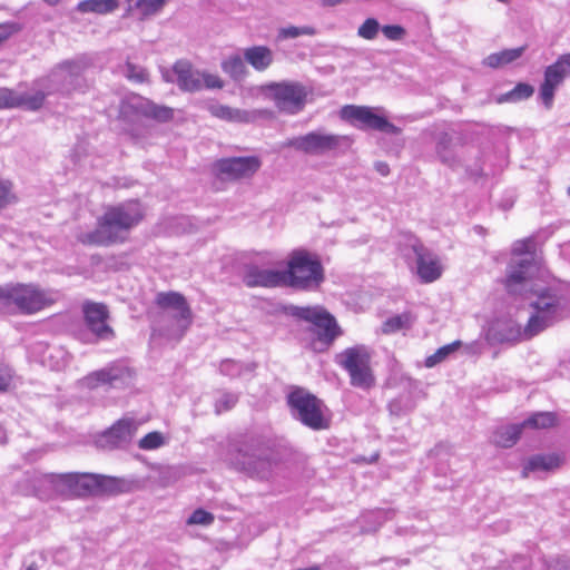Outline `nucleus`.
<instances>
[{
	"label": "nucleus",
	"mask_w": 570,
	"mask_h": 570,
	"mask_svg": "<svg viewBox=\"0 0 570 570\" xmlns=\"http://www.w3.org/2000/svg\"><path fill=\"white\" fill-rule=\"evenodd\" d=\"M525 51V47L521 46L518 48L504 49L498 52H493L484 58L483 65L497 69L507 66L518 60Z\"/></svg>",
	"instance_id": "29"
},
{
	"label": "nucleus",
	"mask_w": 570,
	"mask_h": 570,
	"mask_svg": "<svg viewBox=\"0 0 570 570\" xmlns=\"http://www.w3.org/2000/svg\"><path fill=\"white\" fill-rule=\"evenodd\" d=\"M372 350L363 344L354 345L335 356V362L344 368L352 386L370 390L375 385V376L371 366Z\"/></svg>",
	"instance_id": "5"
},
{
	"label": "nucleus",
	"mask_w": 570,
	"mask_h": 570,
	"mask_svg": "<svg viewBox=\"0 0 570 570\" xmlns=\"http://www.w3.org/2000/svg\"><path fill=\"white\" fill-rule=\"evenodd\" d=\"M130 114L141 115L157 121H168L174 115L171 108L158 106L141 96H131L121 101L120 115L127 117Z\"/></svg>",
	"instance_id": "15"
},
{
	"label": "nucleus",
	"mask_w": 570,
	"mask_h": 570,
	"mask_svg": "<svg viewBox=\"0 0 570 570\" xmlns=\"http://www.w3.org/2000/svg\"><path fill=\"white\" fill-rule=\"evenodd\" d=\"M207 110L215 118L238 124L254 122L259 118H266L272 115L267 109L246 110L222 104H210Z\"/></svg>",
	"instance_id": "20"
},
{
	"label": "nucleus",
	"mask_w": 570,
	"mask_h": 570,
	"mask_svg": "<svg viewBox=\"0 0 570 570\" xmlns=\"http://www.w3.org/2000/svg\"><path fill=\"white\" fill-rule=\"evenodd\" d=\"M285 274V285L296 289L312 291L324 281V268L317 255L307 250H294L291 254Z\"/></svg>",
	"instance_id": "4"
},
{
	"label": "nucleus",
	"mask_w": 570,
	"mask_h": 570,
	"mask_svg": "<svg viewBox=\"0 0 570 570\" xmlns=\"http://www.w3.org/2000/svg\"><path fill=\"white\" fill-rule=\"evenodd\" d=\"M244 60L256 71L267 70L274 61V52L266 46H253L244 50Z\"/></svg>",
	"instance_id": "27"
},
{
	"label": "nucleus",
	"mask_w": 570,
	"mask_h": 570,
	"mask_svg": "<svg viewBox=\"0 0 570 570\" xmlns=\"http://www.w3.org/2000/svg\"><path fill=\"white\" fill-rule=\"evenodd\" d=\"M134 434L132 422L119 420L97 440L98 446L102 449H115L130 442Z\"/></svg>",
	"instance_id": "24"
},
{
	"label": "nucleus",
	"mask_w": 570,
	"mask_h": 570,
	"mask_svg": "<svg viewBox=\"0 0 570 570\" xmlns=\"http://www.w3.org/2000/svg\"><path fill=\"white\" fill-rule=\"evenodd\" d=\"M97 495L117 494L125 491L126 482L122 479L96 474Z\"/></svg>",
	"instance_id": "33"
},
{
	"label": "nucleus",
	"mask_w": 570,
	"mask_h": 570,
	"mask_svg": "<svg viewBox=\"0 0 570 570\" xmlns=\"http://www.w3.org/2000/svg\"><path fill=\"white\" fill-rule=\"evenodd\" d=\"M381 30L380 22L375 18H367L365 21L358 27L357 36L365 40H373L377 37L379 31Z\"/></svg>",
	"instance_id": "39"
},
{
	"label": "nucleus",
	"mask_w": 570,
	"mask_h": 570,
	"mask_svg": "<svg viewBox=\"0 0 570 570\" xmlns=\"http://www.w3.org/2000/svg\"><path fill=\"white\" fill-rule=\"evenodd\" d=\"M89 65L86 57L66 60L52 71L51 79L53 82H61V87L69 90Z\"/></svg>",
	"instance_id": "22"
},
{
	"label": "nucleus",
	"mask_w": 570,
	"mask_h": 570,
	"mask_svg": "<svg viewBox=\"0 0 570 570\" xmlns=\"http://www.w3.org/2000/svg\"><path fill=\"white\" fill-rule=\"evenodd\" d=\"M202 83L203 88L206 87L208 89H222L224 87V81L217 75L205 71H202Z\"/></svg>",
	"instance_id": "51"
},
{
	"label": "nucleus",
	"mask_w": 570,
	"mask_h": 570,
	"mask_svg": "<svg viewBox=\"0 0 570 570\" xmlns=\"http://www.w3.org/2000/svg\"><path fill=\"white\" fill-rule=\"evenodd\" d=\"M131 379V373L128 367L119 364L111 363L108 366L88 374L83 382L89 389L108 385L110 387H121L126 385Z\"/></svg>",
	"instance_id": "16"
},
{
	"label": "nucleus",
	"mask_w": 570,
	"mask_h": 570,
	"mask_svg": "<svg viewBox=\"0 0 570 570\" xmlns=\"http://www.w3.org/2000/svg\"><path fill=\"white\" fill-rule=\"evenodd\" d=\"M314 31L312 28L309 27H295V26H289V27H286V28H282L279 30V33H278V38L281 39H293V38H297L299 36H303V35H313Z\"/></svg>",
	"instance_id": "43"
},
{
	"label": "nucleus",
	"mask_w": 570,
	"mask_h": 570,
	"mask_svg": "<svg viewBox=\"0 0 570 570\" xmlns=\"http://www.w3.org/2000/svg\"><path fill=\"white\" fill-rule=\"evenodd\" d=\"M12 376V370L7 365L0 364V392H4L9 389Z\"/></svg>",
	"instance_id": "53"
},
{
	"label": "nucleus",
	"mask_w": 570,
	"mask_h": 570,
	"mask_svg": "<svg viewBox=\"0 0 570 570\" xmlns=\"http://www.w3.org/2000/svg\"><path fill=\"white\" fill-rule=\"evenodd\" d=\"M261 160L255 156L229 157L214 164L216 176L222 180H238L252 177L259 168Z\"/></svg>",
	"instance_id": "14"
},
{
	"label": "nucleus",
	"mask_w": 570,
	"mask_h": 570,
	"mask_svg": "<svg viewBox=\"0 0 570 570\" xmlns=\"http://www.w3.org/2000/svg\"><path fill=\"white\" fill-rule=\"evenodd\" d=\"M341 118L363 130L373 129L390 135L401 134V128L390 122L385 117L375 114L371 107L344 106L341 109Z\"/></svg>",
	"instance_id": "12"
},
{
	"label": "nucleus",
	"mask_w": 570,
	"mask_h": 570,
	"mask_svg": "<svg viewBox=\"0 0 570 570\" xmlns=\"http://www.w3.org/2000/svg\"><path fill=\"white\" fill-rule=\"evenodd\" d=\"M46 3H48L49 6H56L59 3L60 0H43Z\"/></svg>",
	"instance_id": "58"
},
{
	"label": "nucleus",
	"mask_w": 570,
	"mask_h": 570,
	"mask_svg": "<svg viewBox=\"0 0 570 570\" xmlns=\"http://www.w3.org/2000/svg\"><path fill=\"white\" fill-rule=\"evenodd\" d=\"M220 373L228 376H237L242 372V365L232 360H225L220 364Z\"/></svg>",
	"instance_id": "52"
},
{
	"label": "nucleus",
	"mask_w": 570,
	"mask_h": 570,
	"mask_svg": "<svg viewBox=\"0 0 570 570\" xmlns=\"http://www.w3.org/2000/svg\"><path fill=\"white\" fill-rule=\"evenodd\" d=\"M177 85L184 91H199L203 89L202 71L196 70L186 60H178L174 65Z\"/></svg>",
	"instance_id": "25"
},
{
	"label": "nucleus",
	"mask_w": 570,
	"mask_h": 570,
	"mask_svg": "<svg viewBox=\"0 0 570 570\" xmlns=\"http://www.w3.org/2000/svg\"><path fill=\"white\" fill-rule=\"evenodd\" d=\"M168 0H138L137 7L141 9L146 16L157 13Z\"/></svg>",
	"instance_id": "45"
},
{
	"label": "nucleus",
	"mask_w": 570,
	"mask_h": 570,
	"mask_svg": "<svg viewBox=\"0 0 570 570\" xmlns=\"http://www.w3.org/2000/svg\"><path fill=\"white\" fill-rule=\"evenodd\" d=\"M521 431V424L499 426L492 434V442L500 448H511L518 442Z\"/></svg>",
	"instance_id": "30"
},
{
	"label": "nucleus",
	"mask_w": 570,
	"mask_h": 570,
	"mask_svg": "<svg viewBox=\"0 0 570 570\" xmlns=\"http://www.w3.org/2000/svg\"><path fill=\"white\" fill-rule=\"evenodd\" d=\"M352 145L348 136L315 130L288 140L287 146L307 155L321 156Z\"/></svg>",
	"instance_id": "10"
},
{
	"label": "nucleus",
	"mask_w": 570,
	"mask_h": 570,
	"mask_svg": "<svg viewBox=\"0 0 570 570\" xmlns=\"http://www.w3.org/2000/svg\"><path fill=\"white\" fill-rule=\"evenodd\" d=\"M389 410L392 414H396L399 415L400 414V406H399V402L397 401H392L390 404H389Z\"/></svg>",
	"instance_id": "57"
},
{
	"label": "nucleus",
	"mask_w": 570,
	"mask_h": 570,
	"mask_svg": "<svg viewBox=\"0 0 570 570\" xmlns=\"http://www.w3.org/2000/svg\"><path fill=\"white\" fill-rule=\"evenodd\" d=\"M125 76L132 81L144 82L147 79V72L144 68L136 66L131 62H127L124 69Z\"/></svg>",
	"instance_id": "42"
},
{
	"label": "nucleus",
	"mask_w": 570,
	"mask_h": 570,
	"mask_svg": "<svg viewBox=\"0 0 570 570\" xmlns=\"http://www.w3.org/2000/svg\"><path fill=\"white\" fill-rule=\"evenodd\" d=\"M145 218V208L137 199L109 206L98 218L97 227L77 235L78 242L90 246H111L127 240L132 228Z\"/></svg>",
	"instance_id": "2"
},
{
	"label": "nucleus",
	"mask_w": 570,
	"mask_h": 570,
	"mask_svg": "<svg viewBox=\"0 0 570 570\" xmlns=\"http://www.w3.org/2000/svg\"><path fill=\"white\" fill-rule=\"evenodd\" d=\"M434 141L435 156L440 163L448 167H454L459 164L456 148L461 144V138L454 131H434L432 134Z\"/></svg>",
	"instance_id": "21"
},
{
	"label": "nucleus",
	"mask_w": 570,
	"mask_h": 570,
	"mask_svg": "<svg viewBox=\"0 0 570 570\" xmlns=\"http://www.w3.org/2000/svg\"><path fill=\"white\" fill-rule=\"evenodd\" d=\"M286 313L299 321L309 323L318 342L325 346H330L341 334L334 316L321 306L289 305L286 307Z\"/></svg>",
	"instance_id": "8"
},
{
	"label": "nucleus",
	"mask_w": 570,
	"mask_h": 570,
	"mask_svg": "<svg viewBox=\"0 0 570 570\" xmlns=\"http://www.w3.org/2000/svg\"><path fill=\"white\" fill-rule=\"evenodd\" d=\"M214 522V515L203 509L195 510L187 519V524L209 525Z\"/></svg>",
	"instance_id": "44"
},
{
	"label": "nucleus",
	"mask_w": 570,
	"mask_h": 570,
	"mask_svg": "<svg viewBox=\"0 0 570 570\" xmlns=\"http://www.w3.org/2000/svg\"><path fill=\"white\" fill-rule=\"evenodd\" d=\"M17 27L14 23H3L0 24V45L6 41L10 36L17 32Z\"/></svg>",
	"instance_id": "55"
},
{
	"label": "nucleus",
	"mask_w": 570,
	"mask_h": 570,
	"mask_svg": "<svg viewBox=\"0 0 570 570\" xmlns=\"http://www.w3.org/2000/svg\"><path fill=\"white\" fill-rule=\"evenodd\" d=\"M534 92L533 86L527 82H519L513 89L510 91L500 95L497 98L499 104L503 102H519L522 100L529 99Z\"/></svg>",
	"instance_id": "34"
},
{
	"label": "nucleus",
	"mask_w": 570,
	"mask_h": 570,
	"mask_svg": "<svg viewBox=\"0 0 570 570\" xmlns=\"http://www.w3.org/2000/svg\"><path fill=\"white\" fill-rule=\"evenodd\" d=\"M51 304L46 293L33 285L0 286V309L16 307L24 314H33Z\"/></svg>",
	"instance_id": "6"
},
{
	"label": "nucleus",
	"mask_w": 570,
	"mask_h": 570,
	"mask_svg": "<svg viewBox=\"0 0 570 570\" xmlns=\"http://www.w3.org/2000/svg\"><path fill=\"white\" fill-rule=\"evenodd\" d=\"M409 246L415 256L420 278L425 283L438 279L442 273L438 257L415 237L410 238Z\"/></svg>",
	"instance_id": "17"
},
{
	"label": "nucleus",
	"mask_w": 570,
	"mask_h": 570,
	"mask_svg": "<svg viewBox=\"0 0 570 570\" xmlns=\"http://www.w3.org/2000/svg\"><path fill=\"white\" fill-rule=\"evenodd\" d=\"M569 77L570 52L560 55L553 63L546 67L543 81L539 88V97L547 109L552 107L557 89L563 83L564 79Z\"/></svg>",
	"instance_id": "13"
},
{
	"label": "nucleus",
	"mask_w": 570,
	"mask_h": 570,
	"mask_svg": "<svg viewBox=\"0 0 570 570\" xmlns=\"http://www.w3.org/2000/svg\"><path fill=\"white\" fill-rule=\"evenodd\" d=\"M83 315L86 325L89 331L96 336L97 341H109L114 338L115 332L107 324L109 317L108 308L101 303H86L83 304Z\"/></svg>",
	"instance_id": "18"
},
{
	"label": "nucleus",
	"mask_w": 570,
	"mask_h": 570,
	"mask_svg": "<svg viewBox=\"0 0 570 570\" xmlns=\"http://www.w3.org/2000/svg\"><path fill=\"white\" fill-rule=\"evenodd\" d=\"M138 444L142 450L158 449L164 444V436L160 432H149L140 439Z\"/></svg>",
	"instance_id": "41"
},
{
	"label": "nucleus",
	"mask_w": 570,
	"mask_h": 570,
	"mask_svg": "<svg viewBox=\"0 0 570 570\" xmlns=\"http://www.w3.org/2000/svg\"><path fill=\"white\" fill-rule=\"evenodd\" d=\"M72 480L73 473L62 474H45L41 479L43 485H48L56 494L63 497H72Z\"/></svg>",
	"instance_id": "28"
},
{
	"label": "nucleus",
	"mask_w": 570,
	"mask_h": 570,
	"mask_svg": "<svg viewBox=\"0 0 570 570\" xmlns=\"http://www.w3.org/2000/svg\"><path fill=\"white\" fill-rule=\"evenodd\" d=\"M557 423L556 414L552 412H537L530 415L522 423V429H548Z\"/></svg>",
	"instance_id": "36"
},
{
	"label": "nucleus",
	"mask_w": 570,
	"mask_h": 570,
	"mask_svg": "<svg viewBox=\"0 0 570 570\" xmlns=\"http://www.w3.org/2000/svg\"><path fill=\"white\" fill-rule=\"evenodd\" d=\"M17 107L18 94L8 88H0V109Z\"/></svg>",
	"instance_id": "46"
},
{
	"label": "nucleus",
	"mask_w": 570,
	"mask_h": 570,
	"mask_svg": "<svg viewBox=\"0 0 570 570\" xmlns=\"http://www.w3.org/2000/svg\"><path fill=\"white\" fill-rule=\"evenodd\" d=\"M244 61L245 60H243L237 55L232 56L222 62V69L233 80H236V81L242 80L247 75V69H246Z\"/></svg>",
	"instance_id": "35"
},
{
	"label": "nucleus",
	"mask_w": 570,
	"mask_h": 570,
	"mask_svg": "<svg viewBox=\"0 0 570 570\" xmlns=\"http://www.w3.org/2000/svg\"><path fill=\"white\" fill-rule=\"evenodd\" d=\"M27 570H37V569H35V568H32V567H29Z\"/></svg>",
	"instance_id": "59"
},
{
	"label": "nucleus",
	"mask_w": 570,
	"mask_h": 570,
	"mask_svg": "<svg viewBox=\"0 0 570 570\" xmlns=\"http://www.w3.org/2000/svg\"><path fill=\"white\" fill-rule=\"evenodd\" d=\"M72 497L97 495L96 474L73 473Z\"/></svg>",
	"instance_id": "31"
},
{
	"label": "nucleus",
	"mask_w": 570,
	"mask_h": 570,
	"mask_svg": "<svg viewBox=\"0 0 570 570\" xmlns=\"http://www.w3.org/2000/svg\"><path fill=\"white\" fill-rule=\"evenodd\" d=\"M409 323V316L405 314L395 315L387 318L382 326V331L385 334L394 333L404 328Z\"/></svg>",
	"instance_id": "40"
},
{
	"label": "nucleus",
	"mask_w": 570,
	"mask_h": 570,
	"mask_svg": "<svg viewBox=\"0 0 570 570\" xmlns=\"http://www.w3.org/2000/svg\"><path fill=\"white\" fill-rule=\"evenodd\" d=\"M271 92L275 106L281 112L296 115L301 112L307 98L305 86L295 81L271 82L265 86Z\"/></svg>",
	"instance_id": "11"
},
{
	"label": "nucleus",
	"mask_w": 570,
	"mask_h": 570,
	"mask_svg": "<svg viewBox=\"0 0 570 570\" xmlns=\"http://www.w3.org/2000/svg\"><path fill=\"white\" fill-rule=\"evenodd\" d=\"M535 266L532 259L522 258L517 263H511L508 266L505 287L511 294H519L524 287L532 275Z\"/></svg>",
	"instance_id": "23"
},
{
	"label": "nucleus",
	"mask_w": 570,
	"mask_h": 570,
	"mask_svg": "<svg viewBox=\"0 0 570 570\" xmlns=\"http://www.w3.org/2000/svg\"><path fill=\"white\" fill-rule=\"evenodd\" d=\"M561 464V459L557 454H537L529 458L524 464L521 475L529 478L532 472H551L558 469Z\"/></svg>",
	"instance_id": "26"
},
{
	"label": "nucleus",
	"mask_w": 570,
	"mask_h": 570,
	"mask_svg": "<svg viewBox=\"0 0 570 570\" xmlns=\"http://www.w3.org/2000/svg\"><path fill=\"white\" fill-rule=\"evenodd\" d=\"M46 95L42 91L35 94H18V107H22L27 110L36 111L40 109L45 102Z\"/></svg>",
	"instance_id": "38"
},
{
	"label": "nucleus",
	"mask_w": 570,
	"mask_h": 570,
	"mask_svg": "<svg viewBox=\"0 0 570 570\" xmlns=\"http://www.w3.org/2000/svg\"><path fill=\"white\" fill-rule=\"evenodd\" d=\"M381 31L386 39L392 41H399L404 38L406 30L400 24H386L381 27Z\"/></svg>",
	"instance_id": "47"
},
{
	"label": "nucleus",
	"mask_w": 570,
	"mask_h": 570,
	"mask_svg": "<svg viewBox=\"0 0 570 570\" xmlns=\"http://www.w3.org/2000/svg\"><path fill=\"white\" fill-rule=\"evenodd\" d=\"M461 344H462L461 341H454L450 344L441 346L433 354H431L430 356H428L425 358V362H424L425 366L431 368V367H434L435 365L442 363L451 354H453L455 351H458L459 347L461 346Z\"/></svg>",
	"instance_id": "37"
},
{
	"label": "nucleus",
	"mask_w": 570,
	"mask_h": 570,
	"mask_svg": "<svg viewBox=\"0 0 570 570\" xmlns=\"http://www.w3.org/2000/svg\"><path fill=\"white\" fill-rule=\"evenodd\" d=\"M375 169L376 171L382 176H387L390 174V167L384 161H377L375 163Z\"/></svg>",
	"instance_id": "56"
},
{
	"label": "nucleus",
	"mask_w": 570,
	"mask_h": 570,
	"mask_svg": "<svg viewBox=\"0 0 570 570\" xmlns=\"http://www.w3.org/2000/svg\"><path fill=\"white\" fill-rule=\"evenodd\" d=\"M238 401V397L236 394L232 393H224L217 401H216V412L220 413L223 411L230 410Z\"/></svg>",
	"instance_id": "48"
},
{
	"label": "nucleus",
	"mask_w": 570,
	"mask_h": 570,
	"mask_svg": "<svg viewBox=\"0 0 570 570\" xmlns=\"http://www.w3.org/2000/svg\"><path fill=\"white\" fill-rule=\"evenodd\" d=\"M568 194H569V196H570V187L568 188Z\"/></svg>",
	"instance_id": "60"
},
{
	"label": "nucleus",
	"mask_w": 570,
	"mask_h": 570,
	"mask_svg": "<svg viewBox=\"0 0 570 570\" xmlns=\"http://www.w3.org/2000/svg\"><path fill=\"white\" fill-rule=\"evenodd\" d=\"M243 282L247 287H277L285 285L283 271L262 268L256 264L244 267Z\"/></svg>",
	"instance_id": "19"
},
{
	"label": "nucleus",
	"mask_w": 570,
	"mask_h": 570,
	"mask_svg": "<svg viewBox=\"0 0 570 570\" xmlns=\"http://www.w3.org/2000/svg\"><path fill=\"white\" fill-rule=\"evenodd\" d=\"M534 249V242L532 238H525L521 240H517L513 244L512 253L514 255H525L532 253Z\"/></svg>",
	"instance_id": "50"
},
{
	"label": "nucleus",
	"mask_w": 570,
	"mask_h": 570,
	"mask_svg": "<svg viewBox=\"0 0 570 570\" xmlns=\"http://www.w3.org/2000/svg\"><path fill=\"white\" fill-rule=\"evenodd\" d=\"M228 462L240 472L257 480H269L281 466L279 455L261 435L232 439L227 449Z\"/></svg>",
	"instance_id": "3"
},
{
	"label": "nucleus",
	"mask_w": 570,
	"mask_h": 570,
	"mask_svg": "<svg viewBox=\"0 0 570 570\" xmlns=\"http://www.w3.org/2000/svg\"><path fill=\"white\" fill-rule=\"evenodd\" d=\"M364 518L373 520L375 524L373 527L364 528L362 530V532L376 531L379 529V527H381V524L383 523V521L385 519V512H383V511H373V512L367 513Z\"/></svg>",
	"instance_id": "54"
},
{
	"label": "nucleus",
	"mask_w": 570,
	"mask_h": 570,
	"mask_svg": "<svg viewBox=\"0 0 570 570\" xmlns=\"http://www.w3.org/2000/svg\"><path fill=\"white\" fill-rule=\"evenodd\" d=\"M14 195L11 191V184L0 179V209L11 204Z\"/></svg>",
	"instance_id": "49"
},
{
	"label": "nucleus",
	"mask_w": 570,
	"mask_h": 570,
	"mask_svg": "<svg viewBox=\"0 0 570 570\" xmlns=\"http://www.w3.org/2000/svg\"><path fill=\"white\" fill-rule=\"evenodd\" d=\"M293 417L305 426L320 431L328 428L322 411V401L304 389H296L287 396Z\"/></svg>",
	"instance_id": "9"
},
{
	"label": "nucleus",
	"mask_w": 570,
	"mask_h": 570,
	"mask_svg": "<svg viewBox=\"0 0 570 570\" xmlns=\"http://www.w3.org/2000/svg\"><path fill=\"white\" fill-rule=\"evenodd\" d=\"M530 305L534 313L523 330L512 320L499 322L495 325L494 333L499 342L513 343L532 338L568 315L564 297L551 288L537 291L535 299Z\"/></svg>",
	"instance_id": "1"
},
{
	"label": "nucleus",
	"mask_w": 570,
	"mask_h": 570,
	"mask_svg": "<svg viewBox=\"0 0 570 570\" xmlns=\"http://www.w3.org/2000/svg\"><path fill=\"white\" fill-rule=\"evenodd\" d=\"M156 304L163 311V317L171 322L167 336L179 340L193 322L191 309L184 295L177 292H160Z\"/></svg>",
	"instance_id": "7"
},
{
	"label": "nucleus",
	"mask_w": 570,
	"mask_h": 570,
	"mask_svg": "<svg viewBox=\"0 0 570 570\" xmlns=\"http://www.w3.org/2000/svg\"><path fill=\"white\" fill-rule=\"evenodd\" d=\"M118 6V0H82L78 2L76 9L80 13L108 14L115 11Z\"/></svg>",
	"instance_id": "32"
}]
</instances>
